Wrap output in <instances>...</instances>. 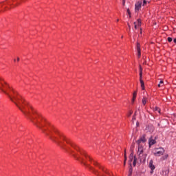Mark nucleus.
<instances>
[{
    "label": "nucleus",
    "mask_w": 176,
    "mask_h": 176,
    "mask_svg": "<svg viewBox=\"0 0 176 176\" xmlns=\"http://www.w3.org/2000/svg\"><path fill=\"white\" fill-rule=\"evenodd\" d=\"M1 91L4 93V94H6V96L9 97L10 100L12 102H14L15 105H16L19 109L23 112L25 116L32 122V123H34L36 127L40 129V130H41V131H43L45 135H47V137H49L52 141L56 142V144L60 146V148L65 149V151L68 152V153L70 155H72L73 157L76 159V160H78V162H80V163L84 164V166L88 167L96 175L105 176V175L94 169V168L86 163V159H88L89 162H93V159L87 155L85 152L80 151L79 147L76 146L75 144L67 139V138H65L63 133L58 131L57 129H56L54 126H53V125L50 124V123L46 121L45 118L41 116V115H39V113H38L36 111H35L28 104V102L23 99V97H21L19 93L16 92L14 89L10 88L9 85H8L2 78H1ZM67 145L72 146V148L76 151V152H79L81 156L79 155V153L72 150L71 147L67 146ZM82 156H85V159Z\"/></svg>",
    "instance_id": "nucleus-1"
},
{
    "label": "nucleus",
    "mask_w": 176,
    "mask_h": 176,
    "mask_svg": "<svg viewBox=\"0 0 176 176\" xmlns=\"http://www.w3.org/2000/svg\"><path fill=\"white\" fill-rule=\"evenodd\" d=\"M140 82L142 90H145V85L144 80H142V67L140 66Z\"/></svg>",
    "instance_id": "nucleus-2"
},
{
    "label": "nucleus",
    "mask_w": 176,
    "mask_h": 176,
    "mask_svg": "<svg viewBox=\"0 0 176 176\" xmlns=\"http://www.w3.org/2000/svg\"><path fill=\"white\" fill-rule=\"evenodd\" d=\"M94 164L96 167H98V168H100V170H101V171H102L105 174H107L108 175H111V173H109V172H108V170H107L105 168H104L103 166H101V165H100V164H98V162H96L94 161Z\"/></svg>",
    "instance_id": "nucleus-3"
},
{
    "label": "nucleus",
    "mask_w": 176,
    "mask_h": 176,
    "mask_svg": "<svg viewBox=\"0 0 176 176\" xmlns=\"http://www.w3.org/2000/svg\"><path fill=\"white\" fill-rule=\"evenodd\" d=\"M157 151L154 153L155 156H162L164 153V148L160 147V148H156Z\"/></svg>",
    "instance_id": "nucleus-4"
},
{
    "label": "nucleus",
    "mask_w": 176,
    "mask_h": 176,
    "mask_svg": "<svg viewBox=\"0 0 176 176\" xmlns=\"http://www.w3.org/2000/svg\"><path fill=\"white\" fill-rule=\"evenodd\" d=\"M146 135H145V134H144L142 136H141L140 138V139L137 140V142H136L137 144H141V142H146Z\"/></svg>",
    "instance_id": "nucleus-5"
},
{
    "label": "nucleus",
    "mask_w": 176,
    "mask_h": 176,
    "mask_svg": "<svg viewBox=\"0 0 176 176\" xmlns=\"http://www.w3.org/2000/svg\"><path fill=\"white\" fill-rule=\"evenodd\" d=\"M138 145V154L140 156V157H141V155H142V153H144V146H142V145H141L140 144Z\"/></svg>",
    "instance_id": "nucleus-6"
},
{
    "label": "nucleus",
    "mask_w": 176,
    "mask_h": 176,
    "mask_svg": "<svg viewBox=\"0 0 176 176\" xmlns=\"http://www.w3.org/2000/svg\"><path fill=\"white\" fill-rule=\"evenodd\" d=\"M156 144V140L153 139V136H151V138L148 139V146L151 148L152 145H155Z\"/></svg>",
    "instance_id": "nucleus-7"
},
{
    "label": "nucleus",
    "mask_w": 176,
    "mask_h": 176,
    "mask_svg": "<svg viewBox=\"0 0 176 176\" xmlns=\"http://www.w3.org/2000/svg\"><path fill=\"white\" fill-rule=\"evenodd\" d=\"M10 2H13V0H6L1 3V6H2V5H10V6H14V5L10 3Z\"/></svg>",
    "instance_id": "nucleus-8"
},
{
    "label": "nucleus",
    "mask_w": 176,
    "mask_h": 176,
    "mask_svg": "<svg viewBox=\"0 0 176 176\" xmlns=\"http://www.w3.org/2000/svg\"><path fill=\"white\" fill-rule=\"evenodd\" d=\"M148 166H149V168H151V170H155V167L153 165V160H150Z\"/></svg>",
    "instance_id": "nucleus-9"
},
{
    "label": "nucleus",
    "mask_w": 176,
    "mask_h": 176,
    "mask_svg": "<svg viewBox=\"0 0 176 176\" xmlns=\"http://www.w3.org/2000/svg\"><path fill=\"white\" fill-rule=\"evenodd\" d=\"M132 175H133V166L131 165V164H130L128 176H132Z\"/></svg>",
    "instance_id": "nucleus-10"
},
{
    "label": "nucleus",
    "mask_w": 176,
    "mask_h": 176,
    "mask_svg": "<svg viewBox=\"0 0 176 176\" xmlns=\"http://www.w3.org/2000/svg\"><path fill=\"white\" fill-rule=\"evenodd\" d=\"M141 5H142V3H140V2H138L137 4H135V9L136 11H138V10H140V9H141Z\"/></svg>",
    "instance_id": "nucleus-11"
},
{
    "label": "nucleus",
    "mask_w": 176,
    "mask_h": 176,
    "mask_svg": "<svg viewBox=\"0 0 176 176\" xmlns=\"http://www.w3.org/2000/svg\"><path fill=\"white\" fill-rule=\"evenodd\" d=\"M137 98V91H134L133 94L132 102L133 103L135 101V98Z\"/></svg>",
    "instance_id": "nucleus-12"
},
{
    "label": "nucleus",
    "mask_w": 176,
    "mask_h": 176,
    "mask_svg": "<svg viewBox=\"0 0 176 176\" xmlns=\"http://www.w3.org/2000/svg\"><path fill=\"white\" fill-rule=\"evenodd\" d=\"M136 164H137V157H136L135 156H134V160H133V166L134 167H135Z\"/></svg>",
    "instance_id": "nucleus-13"
},
{
    "label": "nucleus",
    "mask_w": 176,
    "mask_h": 176,
    "mask_svg": "<svg viewBox=\"0 0 176 176\" xmlns=\"http://www.w3.org/2000/svg\"><path fill=\"white\" fill-rule=\"evenodd\" d=\"M137 50L138 52L141 51V45H140V43H137Z\"/></svg>",
    "instance_id": "nucleus-14"
},
{
    "label": "nucleus",
    "mask_w": 176,
    "mask_h": 176,
    "mask_svg": "<svg viewBox=\"0 0 176 176\" xmlns=\"http://www.w3.org/2000/svg\"><path fill=\"white\" fill-rule=\"evenodd\" d=\"M135 116H137V111H135V113L134 115L133 116V118H132V121H133V123H134V120H135Z\"/></svg>",
    "instance_id": "nucleus-15"
},
{
    "label": "nucleus",
    "mask_w": 176,
    "mask_h": 176,
    "mask_svg": "<svg viewBox=\"0 0 176 176\" xmlns=\"http://www.w3.org/2000/svg\"><path fill=\"white\" fill-rule=\"evenodd\" d=\"M133 157L134 158V152L131 151L130 155H129V159H133Z\"/></svg>",
    "instance_id": "nucleus-16"
},
{
    "label": "nucleus",
    "mask_w": 176,
    "mask_h": 176,
    "mask_svg": "<svg viewBox=\"0 0 176 176\" xmlns=\"http://www.w3.org/2000/svg\"><path fill=\"white\" fill-rule=\"evenodd\" d=\"M124 165L126 166V161L127 160V155H126V151H124Z\"/></svg>",
    "instance_id": "nucleus-17"
},
{
    "label": "nucleus",
    "mask_w": 176,
    "mask_h": 176,
    "mask_svg": "<svg viewBox=\"0 0 176 176\" xmlns=\"http://www.w3.org/2000/svg\"><path fill=\"white\" fill-rule=\"evenodd\" d=\"M142 104L143 105H146V100L145 99V98H143L142 99Z\"/></svg>",
    "instance_id": "nucleus-18"
},
{
    "label": "nucleus",
    "mask_w": 176,
    "mask_h": 176,
    "mask_svg": "<svg viewBox=\"0 0 176 176\" xmlns=\"http://www.w3.org/2000/svg\"><path fill=\"white\" fill-rule=\"evenodd\" d=\"M168 157V154H166L162 157L163 160H166Z\"/></svg>",
    "instance_id": "nucleus-19"
},
{
    "label": "nucleus",
    "mask_w": 176,
    "mask_h": 176,
    "mask_svg": "<svg viewBox=\"0 0 176 176\" xmlns=\"http://www.w3.org/2000/svg\"><path fill=\"white\" fill-rule=\"evenodd\" d=\"M133 115V111H130L129 113H128L127 116L128 118H130Z\"/></svg>",
    "instance_id": "nucleus-20"
},
{
    "label": "nucleus",
    "mask_w": 176,
    "mask_h": 176,
    "mask_svg": "<svg viewBox=\"0 0 176 176\" xmlns=\"http://www.w3.org/2000/svg\"><path fill=\"white\" fill-rule=\"evenodd\" d=\"M127 13L129 15V17H131V12H130V9H127Z\"/></svg>",
    "instance_id": "nucleus-21"
},
{
    "label": "nucleus",
    "mask_w": 176,
    "mask_h": 176,
    "mask_svg": "<svg viewBox=\"0 0 176 176\" xmlns=\"http://www.w3.org/2000/svg\"><path fill=\"white\" fill-rule=\"evenodd\" d=\"M167 41H168V42H173V38L168 37Z\"/></svg>",
    "instance_id": "nucleus-22"
},
{
    "label": "nucleus",
    "mask_w": 176,
    "mask_h": 176,
    "mask_svg": "<svg viewBox=\"0 0 176 176\" xmlns=\"http://www.w3.org/2000/svg\"><path fill=\"white\" fill-rule=\"evenodd\" d=\"M148 3V1L146 0H143V6H145Z\"/></svg>",
    "instance_id": "nucleus-23"
},
{
    "label": "nucleus",
    "mask_w": 176,
    "mask_h": 176,
    "mask_svg": "<svg viewBox=\"0 0 176 176\" xmlns=\"http://www.w3.org/2000/svg\"><path fill=\"white\" fill-rule=\"evenodd\" d=\"M138 56L139 58L141 57V51H138Z\"/></svg>",
    "instance_id": "nucleus-24"
},
{
    "label": "nucleus",
    "mask_w": 176,
    "mask_h": 176,
    "mask_svg": "<svg viewBox=\"0 0 176 176\" xmlns=\"http://www.w3.org/2000/svg\"><path fill=\"white\" fill-rule=\"evenodd\" d=\"M138 24L140 27V25H141V19H138Z\"/></svg>",
    "instance_id": "nucleus-25"
},
{
    "label": "nucleus",
    "mask_w": 176,
    "mask_h": 176,
    "mask_svg": "<svg viewBox=\"0 0 176 176\" xmlns=\"http://www.w3.org/2000/svg\"><path fill=\"white\" fill-rule=\"evenodd\" d=\"M155 111H157V112L160 113V109H159V107H155Z\"/></svg>",
    "instance_id": "nucleus-26"
},
{
    "label": "nucleus",
    "mask_w": 176,
    "mask_h": 176,
    "mask_svg": "<svg viewBox=\"0 0 176 176\" xmlns=\"http://www.w3.org/2000/svg\"><path fill=\"white\" fill-rule=\"evenodd\" d=\"M136 126H137V127H139V126H140V122H136Z\"/></svg>",
    "instance_id": "nucleus-27"
},
{
    "label": "nucleus",
    "mask_w": 176,
    "mask_h": 176,
    "mask_svg": "<svg viewBox=\"0 0 176 176\" xmlns=\"http://www.w3.org/2000/svg\"><path fill=\"white\" fill-rule=\"evenodd\" d=\"M134 25H135V26H134V27H135V29L137 30V24H136L135 22H134Z\"/></svg>",
    "instance_id": "nucleus-28"
},
{
    "label": "nucleus",
    "mask_w": 176,
    "mask_h": 176,
    "mask_svg": "<svg viewBox=\"0 0 176 176\" xmlns=\"http://www.w3.org/2000/svg\"><path fill=\"white\" fill-rule=\"evenodd\" d=\"M158 137L157 136H155L153 140H155V141H156V140H157Z\"/></svg>",
    "instance_id": "nucleus-29"
},
{
    "label": "nucleus",
    "mask_w": 176,
    "mask_h": 176,
    "mask_svg": "<svg viewBox=\"0 0 176 176\" xmlns=\"http://www.w3.org/2000/svg\"><path fill=\"white\" fill-rule=\"evenodd\" d=\"M133 162V159H129L130 164H131V162Z\"/></svg>",
    "instance_id": "nucleus-30"
},
{
    "label": "nucleus",
    "mask_w": 176,
    "mask_h": 176,
    "mask_svg": "<svg viewBox=\"0 0 176 176\" xmlns=\"http://www.w3.org/2000/svg\"><path fill=\"white\" fill-rule=\"evenodd\" d=\"M163 83H164L163 80H161V81L160 82V84H161V85H163Z\"/></svg>",
    "instance_id": "nucleus-31"
},
{
    "label": "nucleus",
    "mask_w": 176,
    "mask_h": 176,
    "mask_svg": "<svg viewBox=\"0 0 176 176\" xmlns=\"http://www.w3.org/2000/svg\"><path fill=\"white\" fill-rule=\"evenodd\" d=\"M158 87H162V84L159 83L158 84Z\"/></svg>",
    "instance_id": "nucleus-32"
},
{
    "label": "nucleus",
    "mask_w": 176,
    "mask_h": 176,
    "mask_svg": "<svg viewBox=\"0 0 176 176\" xmlns=\"http://www.w3.org/2000/svg\"><path fill=\"white\" fill-rule=\"evenodd\" d=\"M150 173H151V174H153V170H151L150 171Z\"/></svg>",
    "instance_id": "nucleus-33"
},
{
    "label": "nucleus",
    "mask_w": 176,
    "mask_h": 176,
    "mask_svg": "<svg viewBox=\"0 0 176 176\" xmlns=\"http://www.w3.org/2000/svg\"><path fill=\"white\" fill-rule=\"evenodd\" d=\"M173 42H174V43H176V38L173 39Z\"/></svg>",
    "instance_id": "nucleus-34"
},
{
    "label": "nucleus",
    "mask_w": 176,
    "mask_h": 176,
    "mask_svg": "<svg viewBox=\"0 0 176 176\" xmlns=\"http://www.w3.org/2000/svg\"><path fill=\"white\" fill-rule=\"evenodd\" d=\"M124 3H126V1L125 0L123 1V5H124Z\"/></svg>",
    "instance_id": "nucleus-35"
},
{
    "label": "nucleus",
    "mask_w": 176,
    "mask_h": 176,
    "mask_svg": "<svg viewBox=\"0 0 176 176\" xmlns=\"http://www.w3.org/2000/svg\"><path fill=\"white\" fill-rule=\"evenodd\" d=\"M17 61H20V58H17Z\"/></svg>",
    "instance_id": "nucleus-36"
},
{
    "label": "nucleus",
    "mask_w": 176,
    "mask_h": 176,
    "mask_svg": "<svg viewBox=\"0 0 176 176\" xmlns=\"http://www.w3.org/2000/svg\"><path fill=\"white\" fill-rule=\"evenodd\" d=\"M131 148H134V146L132 145V146H131Z\"/></svg>",
    "instance_id": "nucleus-37"
},
{
    "label": "nucleus",
    "mask_w": 176,
    "mask_h": 176,
    "mask_svg": "<svg viewBox=\"0 0 176 176\" xmlns=\"http://www.w3.org/2000/svg\"><path fill=\"white\" fill-rule=\"evenodd\" d=\"M129 28H131V26H130V25H129Z\"/></svg>",
    "instance_id": "nucleus-38"
},
{
    "label": "nucleus",
    "mask_w": 176,
    "mask_h": 176,
    "mask_svg": "<svg viewBox=\"0 0 176 176\" xmlns=\"http://www.w3.org/2000/svg\"><path fill=\"white\" fill-rule=\"evenodd\" d=\"M14 61L16 62V59H14Z\"/></svg>",
    "instance_id": "nucleus-39"
},
{
    "label": "nucleus",
    "mask_w": 176,
    "mask_h": 176,
    "mask_svg": "<svg viewBox=\"0 0 176 176\" xmlns=\"http://www.w3.org/2000/svg\"><path fill=\"white\" fill-rule=\"evenodd\" d=\"M117 21H119V19H117Z\"/></svg>",
    "instance_id": "nucleus-40"
}]
</instances>
